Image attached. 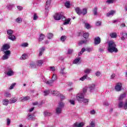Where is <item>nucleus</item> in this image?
<instances>
[{
    "label": "nucleus",
    "instance_id": "18",
    "mask_svg": "<svg viewBox=\"0 0 127 127\" xmlns=\"http://www.w3.org/2000/svg\"><path fill=\"white\" fill-rule=\"evenodd\" d=\"M65 106V104L64 102L61 101L59 102L58 107L60 108L61 109H62L64 108Z\"/></svg>",
    "mask_w": 127,
    "mask_h": 127
},
{
    "label": "nucleus",
    "instance_id": "6",
    "mask_svg": "<svg viewBox=\"0 0 127 127\" xmlns=\"http://www.w3.org/2000/svg\"><path fill=\"white\" fill-rule=\"evenodd\" d=\"M9 48H10V46H9V45L7 44H5L2 46V48H1V51H5V50L6 51H8Z\"/></svg>",
    "mask_w": 127,
    "mask_h": 127
},
{
    "label": "nucleus",
    "instance_id": "17",
    "mask_svg": "<svg viewBox=\"0 0 127 127\" xmlns=\"http://www.w3.org/2000/svg\"><path fill=\"white\" fill-rule=\"evenodd\" d=\"M75 10L76 13H77V14L79 15H81V14H82V10H81V9H80L79 7L75 8Z\"/></svg>",
    "mask_w": 127,
    "mask_h": 127
},
{
    "label": "nucleus",
    "instance_id": "14",
    "mask_svg": "<svg viewBox=\"0 0 127 127\" xmlns=\"http://www.w3.org/2000/svg\"><path fill=\"white\" fill-rule=\"evenodd\" d=\"M120 34L122 35L121 37V40H125L126 38H127V33L124 32H122Z\"/></svg>",
    "mask_w": 127,
    "mask_h": 127
},
{
    "label": "nucleus",
    "instance_id": "8",
    "mask_svg": "<svg viewBox=\"0 0 127 127\" xmlns=\"http://www.w3.org/2000/svg\"><path fill=\"white\" fill-rule=\"evenodd\" d=\"M122 87H123V85L121 83H118L117 84L116 86H115V89L118 92H120L122 90Z\"/></svg>",
    "mask_w": 127,
    "mask_h": 127
},
{
    "label": "nucleus",
    "instance_id": "46",
    "mask_svg": "<svg viewBox=\"0 0 127 127\" xmlns=\"http://www.w3.org/2000/svg\"><path fill=\"white\" fill-rule=\"evenodd\" d=\"M15 85H16V83H13L11 86H10L9 89V90H12V89H13V88H14V86H15Z\"/></svg>",
    "mask_w": 127,
    "mask_h": 127
},
{
    "label": "nucleus",
    "instance_id": "58",
    "mask_svg": "<svg viewBox=\"0 0 127 127\" xmlns=\"http://www.w3.org/2000/svg\"><path fill=\"white\" fill-rule=\"evenodd\" d=\"M72 53H73V49H68L67 54H72Z\"/></svg>",
    "mask_w": 127,
    "mask_h": 127
},
{
    "label": "nucleus",
    "instance_id": "32",
    "mask_svg": "<svg viewBox=\"0 0 127 127\" xmlns=\"http://www.w3.org/2000/svg\"><path fill=\"white\" fill-rule=\"evenodd\" d=\"M64 20H65V22L64 23V25H67V24H69V22H70V21H71V19L68 18L66 20L65 19Z\"/></svg>",
    "mask_w": 127,
    "mask_h": 127
},
{
    "label": "nucleus",
    "instance_id": "33",
    "mask_svg": "<svg viewBox=\"0 0 127 127\" xmlns=\"http://www.w3.org/2000/svg\"><path fill=\"white\" fill-rule=\"evenodd\" d=\"M53 38V34L50 33L48 34L47 38L48 39H52Z\"/></svg>",
    "mask_w": 127,
    "mask_h": 127
},
{
    "label": "nucleus",
    "instance_id": "44",
    "mask_svg": "<svg viewBox=\"0 0 127 127\" xmlns=\"http://www.w3.org/2000/svg\"><path fill=\"white\" fill-rule=\"evenodd\" d=\"M27 58V56L25 54L22 55L21 57L20 58L21 60H25Z\"/></svg>",
    "mask_w": 127,
    "mask_h": 127
},
{
    "label": "nucleus",
    "instance_id": "19",
    "mask_svg": "<svg viewBox=\"0 0 127 127\" xmlns=\"http://www.w3.org/2000/svg\"><path fill=\"white\" fill-rule=\"evenodd\" d=\"M43 60H38L36 61V65L37 66H39L40 67L42 66V64H43Z\"/></svg>",
    "mask_w": 127,
    "mask_h": 127
},
{
    "label": "nucleus",
    "instance_id": "62",
    "mask_svg": "<svg viewBox=\"0 0 127 127\" xmlns=\"http://www.w3.org/2000/svg\"><path fill=\"white\" fill-rule=\"evenodd\" d=\"M96 114V111L94 110L90 111V114L91 115H95Z\"/></svg>",
    "mask_w": 127,
    "mask_h": 127
},
{
    "label": "nucleus",
    "instance_id": "59",
    "mask_svg": "<svg viewBox=\"0 0 127 127\" xmlns=\"http://www.w3.org/2000/svg\"><path fill=\"white\" fill-rule=\"evenodd\" d=\"M4 96L5 97H10V94L8 92H6L5 94H4Z\"/></svg>",
    "mask_w": 127,
    "mask_h": 127
},
{
    "label": "nucleus",
    "instance_id": "37",
    "mask_svg": "<svg viewBox=\"0 0 127 127\" xmlns=\"http://www.w3.org/2000/svg\"><path fill=\"white\" fill-rule=\"evenodd\" d=\"M44 114L45 117H50V116H51V115H52V114H51L50 112H48L47 111L45 112Z\"/></svg>",
    "mask_w": 127,
    "mask_h": 127
},
{
    "label": "nucleus",
    "instance_id": "60",
    "mask_svg": "<svg viewBox=\"0 0 127 127\" xmlns=\"http://www.w3.org/2000/svg\"><path fill=\"white\" fill-rule=\"evenodd\" d=\"M6 125L7 126H9V125H10V120L9 119H7Z\"/></svg>",
    "mask_w": 127,
    "mask_h": 127
},
{
    "label": "nucleus",
    "instance_id": "63",
    "mask_svg": "<svg viewBox=\"0 0 127 127\" xmlns=\"http://www.w3.org/2000/svg\"><path fill=\"white\" fill-rule=\"evenodd\" d=\"M124 108L125 110H127V101H126L125 102V103L124 104Z\"/></svg>",
    "mask_w": 127,
    "mask_h": 127
},
{
    "label": "nucleus",
    "instance_id": "64",
    "mask_svg": "<svg viewBox=\"0 0 127 127\" xmlns=\"http://www.w3.org/2000/svg\"><path fill=\"white\" fill-rule=\"evenodd\" d=\"M90 127H95V123L94 122H91L90 123Z\"/></svg>",
    "mask_w": 127,
    "mask_h": 127
},
{
    "label": "nucleus",
    "instance_id": "40",
    "mask_svg": "<svg viewBox=\"0 0 127 127\" xmlns=\"http://www.w3.org/2000/svg\"><path fill=\"white\" fill-rule=\"evenodd\" d=\"M84 51H86V49L85 48H82L81 50V51L80 52V53L78 54V56H81V55H82V54H83V53H84Z\"/></svg>",
    "mask_w": 127,
    "mask_h": 127
},
{
    "label": "nucleus",
    "instance_id": "24",
    "mask_svg": "<svg viewBox=\"0 0 127 127\" xmlns=\"http://www.w3.org/2000/svg\"><path fill=\"white\" fill-rule=\"evenodd\" d=\"M124 102L122 101V100H119V103H118V107L119 108H123L124 106Z\"/></svg>",
    "mask_w": 127,
    "mask_h": 127
},
{
    "label": "nucleus",
    "instance_id": "55",
    "mask_svg": "<svg viewBox=\"0 0 127 127\" xmlns=\"http://www.w3.org/2000/svg\"><path fill=\"white\" fill-rule=\"evenodd\" d=\"M95 75L97 77H100L101 76V72L100 71H98L95 73Z\"/></svg>",
    "mask_w": 127,
    "mask_h": 127
},
{
    "label": "nucleus",
    "instance_id": "12",
    "mask_svg": "<svg viewBox=\"0 0 127 127\" xmlns=\"http://www.w3.org/2000/svg\"><path fill=\"white\" fill-rule=\"evenodd\" d=\"M96 87V84L92 83L88 85V89H89L90 92H92Z\"/></svg>",
    "mask_w": 127,
    "mask_h": 127
},
{
    "label": "nucleus",
    "instance_id": "36",
    "mask_svg": "<svg viewBox=\"0 0 127 127\" xmlns=\"http://www.w3.org/2000/svg\"><path fill=\"white\" fill-rule=\"evenodd\" d=\"M44 96H48L49 94H50V90H46L44 91Z\"/></svg>",
    "mask_w": 127,
    "mask_h": 127
},
{
    "label": "nucleus",
    "instance_id": "23",
    "mask_svg": "<svg viewBox=\"0 0 127 127\" xmlns=\"http://www.w3.org/2000/svg\"><path fill=\"white\" fill-rule=\"evenodd\" d=\"M91 72H92V69H91V68H87L84 70V73L85 74H86V75L90 74V73H91Z\"/></svg>",
    "mask_w": 127,
    "mask_h": 127
},
{
    "label": "nucleus",
    "instance_id": "22",
    "mask_svg": "<svg viewBox=\"0 0 127 127\" xmlns=\"http://www.w3.org/2000/svg\"><path fill=\"white\" fill-rule=\"evenodd\" d=\"M17 102V98H12L10 99L9 101V104H14V103H16Z\"/></svg>",
    "mask_w": 127,
    "mask_h": 127
},
{
    "label": "nucleus",
    "instance_id": "29",
    "mask_svg": "<svg viewBox=\"0 0 127 127\" xmlns=\"http://www.w3.org/2000/svg\"><path fill=\"white\" fill-rule=\"evenodd\" d=\"M87 77H88V74H85L84 75H83L82 77H81L79 80L80 81H85V80H86V79H87Z\"/></svg>",
    "mask_w": 127,
    "mask_h": 127
},
{
    "label": "nucleus",
    "instance_id": "11",
    "mask_svg": "<svg viewBox=\"0 0 127 127\" xmlns=\"http://www.w3.org/2000/svg\"><path fill=\"white\" fill-rule=\"evenodd\" d=\"M51 3V0H47L46 2V5L45 6V10L47 11H48V8H49V6H50V4Z\"/></svg>",
    "mask_w": 127,
    "mask_h": 127
},
{
    "label": "nucleus",
    "instance_id": "61",
    "mask_svg": "<svg viewBox=\"0 0 127 127\" xmlns=\"http://www.w3.org/2000/svg\"><path fill=\"white\" fill-rule=\"evenodd\" d=\"M106 2L107 3H109V4H110V3H114V2H113V0H108L106 1Z\"/></svg>",
    "mask_w": 127,
    "mask_h": 127
},
{
    "label": "nucleus",
    "instance_id": "28",
    "mask_svg": "<svg viewBox=\"0 0 127 127\" xmlns=\"http://www.w3.org/2000/svg\"><path fill=\"white\" fill-rule=\"evenodd\" d=\"M64 70H65V67H63L61 68L60 73L61 74H62V75H66V74H67V73H66V72H65Z\"/></svg>",
    "mask_w": 127,
    "mask_h": 127
},
{
    "label": "nucleus",
    "instance_id": "21",
    "mask_svg": "<svg viewBox=\"0 0 127 127\" xmlns=\"http://www.w3.org/2000/svg\"><path fill=\"white\" fill-rule=\"evenodd\" d=\"M116 13V11L114 10L111 11L110 12L106 14L107 16L109 17V16H113L114 14Z\"/></svg>",
    "mask_w": 127,
    "mask_h": 127
},
{
    "label": "nucleus",
    "instance_id": "42",
    "mask_svg": "<svg viewBox=\"0 0 127 127\" xmlns=\"http://www.w3.org/2000/svg\"><path fill=\"white\" fill-rule=\"evenodd\" d=\"M85 27L87 29H90V28H91V25L88 23H85Z\"/></svg>",
    "mask_w": 127,
    "mask_h": 127
},
{
    "label": "nucleus",
    "instance_id": "10",
    "mask_svg": "<svg viewBox=\"0 0 127 127\" xmlns=\"http://www.w3.org/2000/svg\"><path fill=\"white\" fill-rule=\"evenodd\" d=\"M7 76L10 77V76H13L14 72L11 70V68H8V72L6 73Z\"/></svg>",
    "mask_w": 127,
    "mask_h": 127
},
{
    "label": "nucleus",
    "instance_id": "27",
    "mask_svg": "<svg viewBox=\"0 0 127 127\" xmlns=\"http://www.w3.org/2000/svg\"><path fill=\"white\" fill-rule=\"evenodd\" d=\"M8 38L9 39H10V40H12V41H14V40H15L16 38H15V36L13 35H10L8 36Z\"/></svg>",
    "mask_w": 127,
    "mask_h": 127
},
{
    "label": "nucleus",
    "instance_id": "2",
    "mask_svg": "<svg viewBox=\"0 0 127 127\" xmlns=\"http://www.w3.org/2000/svg\"><path fill=\"white\" fill-rule=\"evenodd\" d=\"M57 80V75H56L55 73H54L53 74V76L52 77V80L50 81H47L45 78L43 79V82L46 83V84H47V85H49V86H52V84L55 82Z\"/></svg>",
    "mask_w": 127,
    "mask_h": 127
},
{
    "label": "nucleus",
    "instance_id": "34",
    "mask_svg": "<svg viewBox=\"0 0 127 127\" xmlns=\"http://www.w3.org/2000/svg\"><path fill=\"white\" fill-rule=\"evenodd\" d=\"M82 103H84V104H86V105H88V103H89V99H86L85 98V97H83Z\"/></svg>",
    "mask_w": 127,
    "mask_h": 127
},
{
    "label": "nucleus",
    "instance_id": "31",
    "mask_svg": "<svg viewBox=\"0 0 127 127\" xmlns=\"http://www.w3.org/2000/svg\"><path fill=\"white\" fill-rule=\"evenodd\" d=\"M66 39H67V36H62L60 39L62 42H64Z\"/></svg>",
    "mask_w": 127,
    "mask_h": 127
},
{
    "label": "nucleus",
    "instance_id": "7",
    "mask_svg": "<svg viewBox=\"0 0 127 127\" xmlns=\"http://www.w3.org/2000/svg\"><path fill=\"white\" fill-rule=\"evenodd\" d=\"M44 51H45V47H43L40 48L39 50L38 57H40L42 56L43 53H44Z\"/></svg>",
    "mask_w": 127,
    "mask_h": 127
},
{
    "label": "nucleus",
    "instance_id": "1",
    "mask_svg": "<svg viewBox=\"0 0 127 127\" xmlns=\"http://www.w3.org/2000/svg\"><path fill=\"white\" fill-rule=\"evenodd\" d=\"M108 50L110 53H113V52H115L117 53V52H118L117 45H116V43H115V42L113 41H110L108 42Z\"/></svg>",
    "mask_w": 127,
    "mask_h": 127
},
{
    "label": "nucleus",
    "instance_id": "56",
    "mask_svg": "<svg viewBox=\"0 0 127 127\" xmlns=\"http://www.w3.org/2000/svg\"><path fill=\"white\" fill-rule=\"evenodd\" d=\"M101 24H102V22L100 21H98L96 23V26H100Z\"/></svg>",
    "mask_w": 127,
    "mask_h": 127
},
{
    "label": "nucleus",
    "instance_id": "49",
    "mask_svg": "<svg viewBox=\"0 0 127 127\" xmlns=\"http://www.w3.org/2000/svg\"><path fill=\"white\" fill-rule=\"evenodd\" d=\"M28 116L29 117V120H30L31 121L34 119V118H35L34 115H31L28 114Z\"/></svg>",
    "mask_w": 127,
    "mask_h": 127
},
{
    "label": "nucleus",
    "instance_id": "13",
    "mask_svg": "<svg viewBox=\"0 0 127 127\" xmlns=\"http://www.w3.org/2000/svg\"><path fill=\"white\" fill-rule=\"evenodd\" d=\"M126 97H127V93H124L123 94H121L119 96V97H118V100L119 101H123V100H124V99H125V98H126Z\"/></svg>",
    "mask_w": 127,
    "mask_h": 127
},
{
    "label": "nucleus",
    "instance_id": "43",
    "mask_svg": "<svg viewBox=\"0 0 127 127\" xmlns=\"http://www.w3.org/2000/svg\"><path fill=\"white\" fill-rule=\"evenodd\" d=\"M7 33L8 34V35H12V33H13V31H12L11 29L8 30L7 31Z\"/></svg>",
    "mask_w": 127,
    "mask_h": 127
},
{
    "label": "nucleus",
    "instance_id": "52",
    "mask_svg": "<svg viewBox=\"0 0 127 127\" xmlns=\"http://www.w3.org/2000/svg\"><path fill=\"white\" fill-rule=\"evenodd\" d=\"M83 37L87 39L89 37V34L88 33H85L83 34Z\"/></svg>",
    "mask_w": 127,
    "mask_h": 127
},
{
    "label": "nucleus",
    "instance_id": "54",
    "mask_svg": "<svg viewBox=\"0 0 127 127\" xmlns=\"http://www.w3.org/2000/svg\"><path fill=\"white\" fill-rule=\"evenodd\" d=\"M87 90H88V87H85L83 89V94L85 95V93H87Z\"/></svg>",
    "mask_w": 127,
    "mask_h": 127
},
{
    "label": "nucleus",
    "instance_id": "35",
    "mask_svg": "<svg viewBox=\"0 0 127 127\" xmlns=\"http://www.w3.org/2000/svg\"><path fill=\"white\" fill-rule=\"evenodd\" d=\"M9 102V101L7 99H4V100H3V104L4 105V106H7Z\"/></svg>",
    "mask_w": 127,
    "mask_h": 127
},
{
    "label": "nucleus",
    "instance_id": "20",
    "mask_svg": "<svg viewBox=\"0 0 127 127\" xmlns=\"http://www.w3.org/2000/svg\"><path fill=\"white\" fill-rule=\"evenodd\" d=\"M74 127H84V123H75Z\"/></svg>",
    "mask_w": 127,
    "mask_h": 127
},
{
    "label": "nucleus",
    "instance_id": "3",
    "mask_svg": "<svg viewBox=\"0 0 127 127\" xmlns=\"http://www.w3.org/2000/svg\"><path fill=\"white\" fill-rule=\"evenodd\" d=\"M54 18L55 20H60L62 19L63 21H65L66 17L63 15V12L57 13L54 15Z\"/></svg>",
    "mask_w": 127,
    "mask_h": 127
},
{
    "label": "nucleus",
    "instance_id": "53",
    "mask_svg": "<svg viewBox=\"0 0 127 127\" xmlns=\"http://www.w3.org/2000/svg\"><path fill=\"white\" fill-rule=\"evenodd\" d=\"M21 46H22V47H27L28 44L27 43H24L21 44Z\"/></svg>",
    "mask_w": 127,
    "mask_h": 127
},
{
    "label": "nucleus",
    "instance_id": "26",
    "mask_svg": "<svg viewBox=\"0 0 127 127\" xmlns=\"http://www.w3.org/2000/svg\"><path fill=\"white\" fill-rule=\"evenodd\" d=\"M110 36L111 37V38H116L118 35H117V33H111L110 34Z\"/></svg>",
    "mask_w": 127,
    "mask_h": 127
},
{
    "label": "nucleus",
    "instance_id": "51",
    "mask_svg": "<svg viewBox=\"0 0 127 127\" xmlns=\"http://www.w3.org/2000/svg\"><path fill=\"white\" fill-rule=\"evenodd\" d=\"M55 67L54 66H51L50 67V71H51V72H55Z\"/></svg>",
    "mask_w": 127,
    "mask_h": 127
},
{
    "label": "nucleus",
    "instance_id": "16",
    "mask_svg": "<svg viewBox=\"0 0 127 127\" xmlns=\"http://www.w3.org/2000/svg\"><path fill=\"white\" fill-rule=\"evenodd\" d=\"M56 114L57 115H60V114H62V108H60V107H58L56 109Z\"/></svg>",
    "mask_w": 127,
    "mask_h": 127
},
{
    "label": "nucleus",
    "instance_id": "39",
    "mask_svg": "<svg viewBox=\"0 0 127 127\" xmlns=\"http://www.w3.org/2000/svg\"><path fill=\"white\" fill-rule=\"evenodd\" d=\"M93 13L94 15H97L98 14V8L94 7L93 9Z\"/></svg>",
    "mask_w": 127,
    "mask_h": 127
},
{
    "label": "nucleus",
    "instance_id": "47",
    "mask_svg": "<svg viewBox=\"0 0 127 127\" xmlns=\"http://www.w3.org/2000/svg\"><path fill=\"white\" fill-rule=\"evenodd\" d=\"M65 5L66 7H67V8H69V7H70V1H66L65 3Z\"/></svg>",
    "mask_w": 127,
    "mask_h": 127
},
{
    "label": "nucleus",
    "instance_id": "30",
    "mask_svg": "<svg viewBox=\"0 0 127 127\" xmlns=\"http://www.w3.org/2000/svg\"><path fill=\"white\" fill-rule=\"evenodd\" d=\"M44 38H45V36L43 34H41L40 36V38L39 39V41H42V40H43Z\"/></svg>",
    "mask_w": 127,
    "mask_h": 127
},
{
    "label": "nucleus",
    "instance_id": "45",
    "mask_svg": "<svg viewBox=\"0 0 127 127\" xmlns=\"http://www.w3.org/2000/svg\"><path fill=\"white\" fill-rule=\"evenodd\" d=\"M16 22L18 23H21V22H22V19H21V18L18 17L16 19Z\"/></svg>",
    "mask_w": 127,
    "mask_h": 127
},
{
    "label": "nucleus",
    "instance_id": "15",
    "mask_svg": "<svg viewBox=\"0 0 127 127\" xmlns=\"http://www.w3.org/2000/svg\"><path fill=\"white\" fill-rule=\"evenodd\" d=\"M29 99H30V97L29 96L22 97L19 98V101L20 102H25V101H28Z\"/></svg>",
    "mask_w": 127,
    "mask_h": 127
},
{
    "label": "nucleus",
    "instance_id": "50",
    "mask_svg": "<svg viewBox=\"0 0 127 127\" xmlns=\"http://www.w3.org/2000/svg\"><path fill=\"white\" fill-rule=\"evenodd\" d=\"M86 51L87 52H92L93 51V48H87L85 49Z\"/></svg>",
    "mask_w": 127,
    "mask_h": 127
},
{
    "label": "nucleus",
    "instance_id": "38",
    "mask_svg": "<svg viewBox=\"0 0 127 127\" xmlns=\"http://www.w3.org/2000/svg\"><path fill=\"white\" fill-rule=\"evenodd\" d=\"M51 94L54 95V96H58L59 95V92L56 91H53L51 92Z\"/></svg>",
    "mask_w": 127,
    "mask_h": 127
},
{
    "label": "nucleus",
    "instance_id": "41",
    "mask_svg": "<svg viewBox=\"0 0 127 127\" xmlns=\"http://www.w3.org/2000/svg\"><path fill=\"white\" fill-rule=\"evenodd\" d=\"M87 9L86 8H83L82 9V11H81V14H83V15H85V14H87Z\"/></svg>",
    "mask_w": 127,
    "mask_h": 127
},
{
    "label": "nucleus",
    "instance_id": "5",
    "mask_svg": "<svg viewBox=\"0 0 127 127\" xmlns=\"http://www.w3.org/2000/svg\"><path fill=\"white\" fill-rule=\"evenodd\" d=\"M4 55L2 57V60H6V59H8L9 58V56H10V51H4Z\"/></svg>",
    "mask_w": 127,
    "mask_h": 127
},
{
    "label": "nucleus",
    "instance_id": "48",
    "mask_svg": "<svg viewBox=\"0 0 127 127\" xmlns=\"http://www.w3.org/2000/svg\"><path fill=\"white\" fill-rule=\"evenodd\" d=\"M87 42V40L85 41H80L78 42V45H82V44H84Z\"/></svg>",
    "mask_w": 127,
    "mask_h": 127
},
{
    "label": "nucleus",
    "instance_id": "25",
    "mask_svg": "<svg viewBox=\"0 0 127 127\" xmlns=\"http://www.w3.org/2000/svg\"><path fill=\"white\" fill-rule=\"evenodd\" d=\"M80 60H81L80 58L76 59L75 60H74V61L73 62V64H79V63H80Z\"/></svg>",
    "mask_w": 127,
    "mask_h": 127
},
{
    "label": "nucleus",
    "instance_id": "57",
    "mask_svg": "<svg viewBox=\"0 0 127 127\" xmlns=\"http://www.w3.org/2000/svg\"><path fill=\"white\" fill-rule=\"evenodd\" d=\"M37 18H38V17L37 16V14H36V13L34 14L33 20H36V19H37Z\"/></svg>",
    "mask_w": 127,
    "mask_h": 127
},
{
    "label": "nucleus",
    "instance_id": "9",
    "mask_svg": "<svg viewBox=\"0 0 127 127\" xmlns=\"http://www.w3.org/2000/svg\"><path fill=\"white\" fill-rule=\"evenodd\" d=\"M101 43V38L100 37H97L94 38V44L95 45H99Z\"/></svg>",
    "mask_w": 127,
    "mask_h": 127
},
{
    "label": "nucleus",
    "instance_id": "4",
    "mask_svg": "<svg viewBox=\"0 0 127 127\" xmlns=\"http://www.w3.org/2000/svg\"><path fill=\"white\" fill-rule=\"evenodd\" d=\"M85 97V95L84 93L82 92H79L76 96L75 100L78 101V103H83V100H84V98Z\"/></svg>",
    "mask_w": 127,
    "mask_h": 127
}]
</instances>
